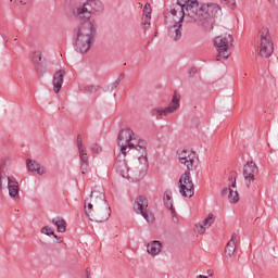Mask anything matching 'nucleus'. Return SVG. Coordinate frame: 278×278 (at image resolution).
<instances>
[{
  "label": "nucleus",
  "instance_id": "obj_1",
  "mask_svg": "<svg viewBox=\"0 0 278 278\" xmlns=\"http://www.w3.org/2000/svg\"><path fill=\"white\" fill-rule=\"evenodd\" d=\"M105 10L101 0H80L66 9L67 16H74L79 21L76 29L75 50L77 53H88L97 36V22L92 14H101Z\"/></svg>",
  "mask_w": 278,
  "mask_h": 278
},
{
  "label": "nucleus",
  "instance_id": "obj_2",
  "mask_svg": "<svg viewBox=\"0 0 278 278\" xmlns=\"http://www.w3.org/2000/svg\"><path fill=\"white\" fill-rule=\"evenodd\" d=\"M177 5L180 8L181 16L191 18L204 31H212L214 29V18L222 12L218 4L199 5V0H177Z\"/></svg>",
  "mask_w": 278,
  "mask_h": 278
},
{
  "label": "nucleus",
  "instance_id": "obj_3",
  "mask_svg": "<svg viewBox=\"0 0 278 278\" xmlns=\"http://www.w3.org/2000/svg\"><path fill=\"white\" fill-rule=\"evenodd\" d=\"M85 216L94 223H105L110 219L111 211L105 200V193L93 190L90 198L84 202Z\"/></svg>",
  "mask_w": 278,
  "mask_h": 278
},
{
  "label": "nucleus",
  "instance_id": "obj_4",
  "mask_svg": "<svg viewBox=\"0 0 278 278\" xmlns=\"http://www.w3.org/2000/svg\"><path fill=\"white\" fill-rule=\"evenodd\" d=\"M178 156L180 164H185L188 169L179 178V192L181 197L192 199V197H194V182H192L190 170H194V168H197V154L189 150H182Z\"/></svg>",
  "mask_w": 278,
  "mask_h": 278
},
{
  "label": "nucleus",
  "instance_id": "obj_5",
  "mask_svg": "<svg viewBox=\"0 0 278 278\" xmlns=\"http://www.w3.org/2000/svg\"><path fill=\"white\" fill-rule=\"evenodd\" d=\"M258 38H260V52L258 55L261 58H270L275 51V43H273V37H270V30L268 27L263 26L258 30Z\"/></svg>",
  "mask_w": 278,
  "mask_h": 278
},
{
  "label": "nucleus",
  "instance_id": "obj_6",
  "mask_svg": "<svg viewBox=\"0 0 278 278\" xmlns=\"http://www.w3.org/2000/svg\"><path fill=\"white\" fill-rule=\"evenodd\" d=\"M233 42V36L231 35H220L218 37H216L214 39V45H216L217 47V55H216V60L220 61V59L223 58V60H228L229 59V45H231Z\"/></svg>",
  "mask_w": 278,
  "mask_h": 278
},
{
  "label": "nucleus",
  "instance_id": "obj_7",
  "mask_svg": "<svg viewBox=\"0 0 278 278\" xmlns=\"http://www.w3.org/2000/svg\"><path fill=\"white\" fill-rule=\"evenodd\" d=\"M134 140H136V134L130 128L122 129L117 137V146L121 147V153L127 155V148L134 147Z\"/></svg>",
  "mask_w": 278,
  "mask_h": 278
},
{
  "label": "nucleus",
  "instance_id": "obj_8",
  "mask_svg": "<svg viewBox=\"0 0 278 278\" xmlns=\"http://www.w3.org/2000/svg\"><path fill=\"white\" fill-rule=\"evenodd\" d=\"M147 207H149V200L144 195H139L135 200L134 212H136V214H141L148 223H153L155 216Z\"/></svg>",
  "mask_w": 278,
  "mask_h": 278
},
{
  "label": "nucleus",
  "instance_id": "obj_9",
  "mask_svg": "<svg viewBox=\"0 0 278 278\" xmlns=\"http://www.w3.org/2000/svg\"><path fill=\"white\" fill-rule=\"evenodd\" d=\"M260 173L257 165L253 161H249L243 166V177L247 182V188H251V181H255V175Z\"/></svg>",
  "mask_w": 278,
  "mask_h": 278
},
{
  "label": "nucleus",
  "instance_id": "obj_10",
  "mask_svg": "<svg viewBox=\"0 0 278 278\" xmlns=\"http://www.w3.org/2000/svg\"><path fill=\"white\" fill-rule=\"evenodd\" d=\"M7 179H8L9 197H11V199H18V192H21V187H18V181H16V178H14V176H7Z\"/></svg>",
  "mask_w": 278,
  "mask_h": 278
},
{
  "label": "nucleus",
  "instance_id": "obj_11",
  "mask_svg": "<svg viewBox=\"0 0 278 278\" xmlns=\"http://www.w3.org/2000/svg\"><path fill=\"white\" fill-rule=\"evenodd\" d=\"M184 14L180 16L179 21L175 23L173 27L168 30V36L173 40H179L181 39V27H184Z\"/></svg>",
  "mask_w": 278,
  "mask_h": 278
},
{
  "label": "nucleus",
  "instance_id": "obj_12",
  "mask_svg": "<svg viewBox=\"0 0 278 278\" xmlns=\"http://www.w3.org/2000/svg\"><path fill=\"white\" fill-rule=\"evenodd\" d=\"M65 75H66V72L64 70H59L54 73L52 85H53V91L55 92V94H58V92L62 90V84H64Z\"/></svg>",
  "mask_w": 278,
  "mask_h": 278
},
{
  "label": "nucleus",
  "instance_id": "obj_13",
  "mask_svg": "<svg viewBox=\"0 0 278 278\" xmlns=\"http://www.w3.org/2000/svg\"><path fill=\"white\" fill-rule=\"evenodd\" d=\"M127 155H125L124 153L119 152L117 157H116V162H115V168L116 172L119 173V175H122V177H125V175H127V163H125V157Z\"/></svg>",
  "mask_w": 278,
  "mask_h": 278
},
{
  "label": "nucleus",
  "instance_id": "obj_14",
  "mask_svg": "<svg viewBox=\"0 0 278 278\" xmlns=\"http://www.w3.org/2000/svg\"><path fill=\"white\" fill-rule=\"evenodd\" d=\"M214 220H216L214 214L210 213L202 224L195 225L194 231L200 235L205 233V227H212V225H214Z\"/></svg>",
  "mask_w": 278,
  "mask_h": 278
},
{
  "label": "nucleus",
  "instance_id": "obj_15",
  "mask_svg": "<svg viewBox=\"0 0 278 278\" xmlns=\"http://www.w3.org/2000/svg\"><path fill=\"white\" fill-rule=\"evenodd\" d=\"M26 166L29 173H36L37 175H45V167H40V164L31 159L26 160Z\"/></svg>",
  "mask_w": 278,
  "mask_h": 278
},
{
  "label": "nucleus",
  "instance_id": "obj_16",
  "mask_svg": "<svg viewBox=\"0 0 278 278\" xmlns=\"http://www.w3.org/2000/svg\"><path fill=\"white\" fill-rule=\"evenodd\" d=\"M12 164L10 157H2L0 160V189L3 188V177H8L5 175V170H8V166Z\"/></svg>",
  "mask_w": 278,
  "mask_h": 278
},
{
  "label": "nucleus",
  "instance_id": "obj_17",
  "mask_svg": "<svg viewBox=\"0 0 278 278\" xmlns=\"http://www.w3.org/2000/svg\"><path fill=\"white\" fill-rule=\"evenodd\" d=\"M236 232L232 233L231 240L228 241L226 248H225V255L226 257H233L236 253Z\"/></svg>",
  "mask_w": 278,
  "mask_h": 278
},
{
  "label": "nucleus",
  "instance_id": "obj_18",
  "mask_svg": "<svg viewBox=\"0 0 278 278\" xmlns=\"http://www.w3.org/2000/svg\"><path fill=\"white\" fill-rule=\"evenodd\" d=\"M132 142L134 146H130V149H136L137 151L140 152L141 156L144 157V155H147V141L142 139L137 140L135 138Z\"/></svg>",
  "mask_w": 278,
  "mask_h": 278
},
{
  "label": "nucleus",
  "instance_id": "obj_19",
  "mask_svg": "<svg viewBox=\"0 0 278 278\" xmlns=\"http://www.w3.org/2000/svg\"><path fill=\"white\" fill-rule=\"evenodd\" d=\"M147 251L149 255H160V253L162 252V242L152 241L148 244Z\"/></svg>",
  "mask_w": 278,
  "mask_h": 278
},
{
  "label": "nucleus",
  "instance_id": "obj_20",
  "mask_svg": "<svg viewBox=\"0 0 278 278\" xmlns=\"http://www.w3.org/2000/svg\"><path fill=\"white\" fill-rule=\"evenodd\" d=\"M143 14L146 16L144 22L141 23V26L143 27V29H147V25L148 27L151 26V4L150 3H146V5L143 7Z\"/></svg>",
  "mask_w": 278,
  "mask_h": 278
},
{
  "label": "nucleus",
  "instance_id": "obj_21",
  "mask_svg": "<svg viewBox=\"0 0 278 278\" xmlns=\"http://www.w3.org/2000/svg\"><path fill=\"white\" fill-rule=\"evenodd\" d=\"M168 114H173L172 109H169V106L165 108V109H152L151 110V116H155L156 118L160 116L162 118V116H168Z\"/></svg>",
  "mask_w": 278,
  "mask_h": 278
},
{
  "label": "nucleus",
  "instance_id": "obj_22",
  "mask_svg": "<svg viewBox=\"0 0 278 278\" xmlns=\"http://www.w3.org/2000/svg\"><path fill=\"white\" fill-rule=\"evenodd\" d=\"M163 201L167 210H169L170 212L175 210V207H173V191L166 190L163 195Z\"/></svg>",
  "mask_w": 278,
  "mask_h": 278
},
{
  "label": "nucleus",
  "instance_id": "obj_23",
  "mask_svg": "<svg viewBox=\"0 0 278 278\" xmlns=\"http://www.w3.org/2000/svg\"><path fill=\"white\" fill-rule=\"evenodd\" d=\"M52 224L55 225L59 233H64V231H66V220H64V218L55 217L52 219Z\"/></svg>",
  "mask_w": 278,
  "mask_h": 278
},
{
  "label": "nucleus",
  "instance_id": "obj_24",
  "mask_svg": "<svg viewBox=\"0 0 278 278\" xmlns=\"http://www.w3.org/2000/svg\"><path fill=\"white\" fill-rule=\"evenodd\" d=\"M181 100V96L177 93V91H174L173 98H172V104L168 105V108L172 110V112H177L179 110V101Z\"/></svg>",
  "mask_w": 278,
  "mask_h": 278
},
{
  "label": "nucleus",
  "instance_id": "obj_25",
  "mask_svg": "<svg viewBox=\"0 0 278 278\" xmlns=\"http://www.w3.org/2000/svg\"><path fill=\"white\" fill-rule=\"evenodd\" d=\"M35 71L39 77H42L47 73V59L35 65Z\"/></svg>",
  "mask_w": 278,
  "mask_h": 278
},
{
  "label": "nucleus",
  "instance_id": "obj_26",
  "mask_svg": "<svg viewBox=\"0 0 278 278\" xmlns=\"http://www.w3.org/2000/svg\"><path fill=\"white\" fill-rule=\"evenodd\" d=\"M228 200L230 203H238V201H240V195L238 194V191L230 189Z\"/></svg>",
  "mask_w": 278,
  "mask_h": 278
},
{
  "label": "nucleus",
  "instance_id": "obj_27",
  "mask_svg": "<svg viewBox=\"0 0 278 278\" xmlns=\"http://www.w3.org/2000/svg\"><path fill=\"white\" fill-rule=\"evenodd\" d=\"M101 87L94 85H87L84 87V92H88L89 94H94Z\"/></svg>",
  "mask_w": 278,
  "mask_h": 278
},
{
  "label": "nucleus",
  "instance_id": "obj_28",
  "mask_svg": "<svg viewBox=\"0 0 278 278\" xmlns=\"http://www.w3.org/2000/svg\"><path fill=\"white\" fill-rule=\"evenodd\" d=\"M80 164H88V153L83 149L78 150Z\"/></svg>",
  "mask_w": 278,
  "mask_h": 278
},
{
  "label": "nucleus",
  "instance_id": "obj_29",
  "mask_svg": "<svg viewBox=\"0 0 278 278\" xmlns=\"http://www.w3.org/2000/svg\"><path fill=\"white\" fill-rule=\"evenodd\" d=\"M42 53L41 52H34L33 54V64L36 66L37 64H40L42 62Z\"/></svg>",
  "mask_w": 278,
  "mask_h": 278
},
{
  "label": "nucleus",
  "instance_id": "obj_30",
  "mask_svg": "<svg viewBox=\"0 0 278 278\" xmlns=\"http://www.w3.org/2000/svg\"><path fill=\"white\" fill-rule=\"evenodd\" d=\"M41 233H45V236H53V238H58V236H55V231H53V229L49 228V226L42 227Z\"/></svg>",
  "mask_w": 278,
  "mask_h": 278
},
{
  "label": "nucleus",
  "instance_id": "obj_31",
  "mask_svg": "<svg viewBox=\"0 0 278 278\" xmlns=\"http://www.w3.org/2000/svg\"><path fill=\"white\" fill-rule=\"evenodd\" d=\"M220 3L230 8V10H236V0H219Z\"/></svg>",
  "mask_w": 278,
  "mask_h": 278
},
{
  "label": "nucleus",
  "instance_id": "obj_32",
  "mask_svg": "<svg viewBox=\"0 0 278 278\" xmlns=\"http://www.w3.org/2000/svg\"><path fill=\"white\" fill-rule=\"evenodd\" d=\"M81 175H87L90 172V165L88 163H80Z\"/></svg>",
  "mask_w": 278,
  "mask_h": 278
},
{
  "label": "nucleus",
  "instance_id": "obj_33",
  "mask_svg": "<svg viewBox=\"0 0 278 278\" xmlns=\"http://www.w3.org/2000/svg\"><path fill=\"white\" fill-rule=\"evenodd\" d=\"M90 151H92V153H101L102 149L101 147H99V144L97 143H92L90 147H89Z\"/></svg>",
  "mask_w": 278,
  "mask_h": 278
},
{
  "label": "nucleus",
  "instance_id": "obj_34",
  "mask_svg": "<svg viewBox=\"0 0 278 278\" xmlns=\"http://www.w3.org/2000/svg\"><path fill=\"white\" fill-rule=\"evenodd\" d=\"M170 212H172V220H173V223H175V224L179 223V217H177V213H176L175 208H172Z\"/></svg>",
  "mask_w": 278,
  "mask_h": 278
},
{
  "label": "nucleus",
  "instance_id": "obj_35",
  "mask_svg": "<svg viewBox=\"0 0 278 278\" xmlns=\"http://www.w3.org/2000/svg\"><path fill=\"white\" fill-rule=\"evenodd\" d=\"M10 1L12 3L13 0H10ZM27 1L29 0H14V4H15L14 8H16V5H26Z\"/></svg>",
  "mask_w": 278,
  "mask_h": 278
},
{
  "label": "nucleus",
  "instance_id": "obj_36",
  "mask_svg": "<svg viewBox=\"0 0 278 278\" xmlns=\"http://www.w3.org/2000/svg\"><path fill=\"white\" fill-rule=\"evenodd\" d=\"M77 148H78V150L84 149V141L81 139V135L77 136Z\"/></svg>",
  "mask_w": 278,
  "mask_h": 278
},
{
  "label": "nucleus",
  "instance_id": "obj_37",
  "mask_svg": "<svg viewBox=\"0 0 278 278\" xmlns=\"http://www.w3.org/2000/svg\"><path fill=\"white\" fill-rule=\"evenodd\" d=\"M179 11H180V12H179ZM177 12H179V14H180V16H181V7L172 9V10H170L172 16H177Z\"/></svg>",
  "mask_w": 278,
  "mask_h": 278
},
{
  "label": "nucleus",
  "instance_id": "obj_38",
  "mask_svg": "<svg viewBox=\"0 0 278 278\" xmlns=\"http://www.w3.org/2000/svg\"><path fill=\"white\" fill-rule=\"evenodd\" d=\"M201 123V121L199 119V117H193L191 119V125L192 127H199V124Z\"/></svg>",
  "mask_w": 278,
  "mask_h": 278
},
{
  "label": "nucleus",
  "instance_id": "obj_39",
  "mask_svg": "<svg viewBox=\"0 0 278 278\" xmlns=\"http://www.w3.org/2000/svg\"><path fill=\"white\" fill-rule=\"evenodd\" d=\"M121 84V79H116L112 85H111V90H116Z\"/></svg>",
  "mask_w": 278,
  "mask_h": 278
},
{
  "label": "nucleus",
  "instance_id": "obj_40",
  "mask_svg": "<svg viewBox=\"0 0 278 278\" xmlns=\"http://www.w3.org/2000/svg\"><path fill=\"white\" fill-rule=\"evenodd\" d=\"M231 190V188H224L220 192L222 197H227V194H229V191Z\"/></svg>",
  "mask_w": 278,
  "mask_h": 278
},
{
  "label": "nucleus",
  "instance_id": "obj_41",
  "mask_svg": "<svg viewBox=\"0 0 278 278\" xmlns=\"http://www.w3.org/2000/svg\"><path fill=\"white\" fill-rule=\"evenodd\" d=\"M81 0H70V8H73V5H76Z\"/></svg>",
  "mask_w": 278,
  "mask_h": 278
},
{
  "label": "nucleus",
  "instance_id": "obj_42",
  "mask_svg": "<svg viewBox=\"0 0 278 278\" xmlns=\"http://www.w3.org/2000/svg\"><path fill=\"white\" fill-rule=\"evenodd\" d=\"M125 78V73H122L118 75L119 83L123 81V79Z\"/></svg>",
  "mask_w": 278,
  "mask_h": 278
},
{
  "label": "nucleus",
  "instance_id": "obj_43",
  "mask_svg": "<svg viewBox=\"0 0 278 278\" xmlns=\"http://www.w3.org/2000/svg\"><path fill=\"white\" fill-rule=\"evenodd\" d=\"M229 188H237V182H236V178L233 179L232 184L229 186Z\"/></svg>",
  "mask_w": 278,
  "mask_h": 278
},
{
  "label": "nucleus",
  "instance_id": "obj_44",
  "mask_svg": "<svg viewBox=\"0 0 278 278\" xmlns=\"http://www.w3.org/2000/svg\"><path fill=\"white\" fill-rule=\"evenodd\" d=\"M190 75H195L197 74V68H191V71L189 72Z\"/></svg>",
  "mask_w": 278,
  "mask_h": 278
},
{
  "label": "nucleus",
  "instance_id": "obj_45",
  "mask_svg": "<svg viewBox=\"0 0 278 278\" xmlns=\"http://www.w3.org/2000/svg\"><path fill=\"white\" fill-rule=\"evenodd\" d=\"M86 275H87V278H92V276H90V268L86 269Z\"/></svg>",
  "mask_w": 278,
  "mask_h": 278
},
{
  "label": "nucleus",
  "instance_id": "obj_46",
  "mask_svg": "<svg viewBox=\"0 0 278 278\" xmlns=\"http://www.w3.org/2000/svg\"><path fill=\"white\" fill-rule=\"evenodd\" d=\"M207 275H208V277H212V276H214V270H212V269H208V270H207Z\"/></svg>",
  "mask_w": 278,
  "mask_h": 278
},
{
  "label": "nucleus",
  "instance_id": "obj_47",
  "mask_svg": "<svg viewBox=\"0 0 278 278\" xmlns=\"http://www.w3.org/2000/svg\"><path fill=\"white\" fill-rule=\"evenodd\" d=\"M198 278H210L207 276L199 275Z\"/></svg>",
  "mask_w": 278,
  "mask_h": 278
},
{
  "label": "nucleus",
  "instance_id": "obj_48",
  "mask_svg": "<svg viewBox=\"0 0 278 278\" xmlns=\"http://www.w3.org/2000/svg\"><path fill=\"white\" fill-rule=\"evenodd\" d=\"M229 181H233V176H229Z\"/></svg>",
  "mask_w": 278,
  "mask_h": 278
},
{
  "label": "nucleus",
  "instance_id": "obj_49",
  "mask_svg": "<svg viewBox=\"0 0 278 278\" xmlns=\"http://www.w3.org/2000/svg\"><path fill=\"white\" fill-rule=\"evenodd\" d=\"M59 242H62V237H61V238H59Z\"/></svg>",
  "mask_w": 278,
  "mask_h": 278
},
{
  "label": "nucleus",
  "instance_id": "obj_50",
  "mask_svg": "<svg viewBox=\"0 0 278 278\" xmlns=\"http://www.w3.org/2000/svg\"><path fill=\"white\" fill-rule=\"evenodd\" d=\"M257 220H260V218H256V219H255V223H257Z\"/></svg>",
  "mask_w": 278,
  "mask_h": 278
},
{
  "label": "nucleus",
  "instance_id": "obj_51",
  "mask_svg": "<svg viewBox=\"0 0 278 278\" xmlns=\"http://www.w3.org/2000/svg\"><path fill=\"white\" fill-rule=\"evenodd\" d=\"M16 40H17V39L15 38V39H14V42H16Z\"/></svg>",
  "mask_w": 278,
  "mask_h": 278
}]
</instances>
